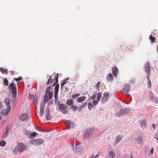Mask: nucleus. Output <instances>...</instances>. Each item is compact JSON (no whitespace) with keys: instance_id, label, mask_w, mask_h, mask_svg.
<instances>
[{"instance_id":"f257e3e1","label":"nucleus","mask_w":158,"mask_h":158,"mask_svg":"<svg viewBox=\"0 0 158 158\" xmlns=\"http://www.w3.org/2000/svg\"><path fill=\"white\" fill-rule=\"evenodd\" d=\"M26 147L23 143H19L13 150V152L15 155H18L21 153L25 150Z\"/></svg>"},{"instance_id":"f03ea898","label":"nucleus","mask_w":158,"mask_h":158,"mask_svg":"<svg viewBox=\"0 0 158 158\" xmlns=\"http://www.w3.org/2000/svg\"><path fill=\"white\" fill-rule=\"evenodd\" d=\"M94 128H90L85 130L84 131L85 139H87L91 136L94 133Z\"/></svg>"},{"instance_id":"7ed1b4c3","label":"nucleus","mask_w":158,"mask_h":158,"mask_svg":"<svg viewBox=\"0 0 158 158\" xmlns=\"http://www.w3.org/2000/svg\"><path fill=\"white\" fill-rule=\"evenodd\" d=\"M8 88L11 90L13 97L15 98L17 94V88L15 84L14 83H10Z\"/></svg>"},{"instance_id":"20e7f679","label":"nucleus","mask_w":158,"mask_h":158,"mask_svg":"<svg viewBox=\"0 0 158 158\" xmlns=\"http://www.w3.org/2000/svg\"><path fill=\"white\" fill-rule=\"evenodd\" d=\"M44 142V140L41 139H38L30 140L29 141V143L30 144H33L36 146H37L43 143Z\"/></svg>"},{"instance_id":"39448f33","label":"nucleus","mask_w":158,"mask_h":158,"mask_svg":"<svg viewBox=\"0 0 158 158\" xmlns=\"http://www.w3.org/2000/svg\"><path fill=\"white\" fill-rule=\"evenodd\" d=\"M5 102L7 106V109H6V115L7 114H8L9 111H10L11 109V106H10V99L8 98H6L5 99Z\"/></svg>"},{"instance_id":"423d86ee","label":"nucleus","mask_w":158,"mask_h":158,"mask_svg":"<svg viewBox=\"0 0 158 158\" xmlns=\"http://www.w3.org/2000/svg\"><path fill=\"white\" fill-rule=\"evenodd\" d=\"M73 148L74 151L77 152H81L83 149L82 146L78 144H75V147L73 146Z\"/></svg>"},{"instance_id":"0eeeda50","label":"nucleus","mask_w":158,"mask_h":158,"mask_svg":"<svg viewBox=\"0 0 158 158\" xmlns=\"http://www.w3.org/2000/svg\"><path fill=\"white\" fill-rule=\"evenodd\" d=\"M59 109L64 114H66L67 113V111L66 110L67 107V106H65L64 104H61L59 106Z\"/></svg>"},{"instance_id":"6e6552de","label":"nucleus","mask_w":158,"mask_h":158,"mask_svg":"<svg viewBox=\"0 0 158 158\" xmlns=\"http://www.w3.org/2000/svg\"><path fill=\"white\" fill-rule=\"evenodd\" d=\"M30 116L27 113L23 114L21 118L20 119H21L22 122L27 121L29 120Z\"/></svg>"},{"instance_id":"1a4fd4ad","label":"nucleus","mask_w":158,"mask_h":158,"mask_svg":"<svg viewBox=\"0 0 158 158\" xmlns=\"http://www.w3.org/2000/svg\"><path fill=\"white\" fill-rule=\"evenodd\" d=\"M45 116L46 120H50L52 118L50 114V109L48 108H47L46 109Z\"/></svg>"},{"instance_id":"9d476101","label":"nucleus","mask_w":158,"mask_h":158,"mask_svg":"<svg viewBox=\"0 0 158 158\" xmlns=\"http://www.w3.org/2000/svg\"><path fill=\"white\" fill-rule=\"evenodd\" d=\"M145 71L146 73H149L150 71V66L149 63L148 62H147L144 67Z\"/></svg>"},{"instance_id":"9b49d317","label":"nucleus","mask_w":158,"mask_h":158,"mask_svg":"<svg viewBox=\"0 0 158 158\" xmlns=\"http://www.w3.org/2000/svg\"><path fill=\"white\" fill-rule=\"evenodd\" d=\"M147 121L145 119L142 120L140 123V125L142 129L146 128Z\"/></svg>"},{"instance_id":"f8f14e48","label":"nucleus","mask_w":158,"mask_h":158,"mask_svg":"<svg viewBox=\"0 0 158 158\" xmlns=\"http://www.w3.org/2000/svg\"><path fill=\"white\" fill-rule=\"evenodd\" d=\"M122 138V136L121 135H118L115 138V142L114 143V146H115L120 141Z\"/></svg>"},{"instance_id":"ddd939ff","label":"nucleus","mask_w":158,"mask_h":158,"mask_svg":"<svg viewBox=\"0 0 158 158\" xmlns=\"http://www.w3.org/2000/svg\"><path fill=\"white\" fill-rule=\"evenodd\" d=\"M130 89V86L129 85L127 84L124 85L123 88V90L124 92L127 93L129 92Z\"/></svg>"},{"instance_id":"4468645a","label":"nucleus","mask_w":158,"mask_h":158,"mask_svg":"<svg viewBox=\"0 0 158 158\" xmlns=\"http://www.w3.org/2000/svg\"><path fill=\"white\" fill-rule=\"evenodd\" d=\"M112 70L113 75L115 77H116L117 76L116 74L118 71V68L116 67H114L112 68Z\"/></svg>"},{"instance_id":"2eb2a0df","label":"nucleus","mask_w":158,"mask_h":158,"mask_svg":"<svg viewBox=\"0 0 158 158\" xmlns=\"http://www.w3.org/2000/svg\"><path fill=\"white\" fill-rule=\"evenodd\" d=\"M66 123L67 126L69 128H72L73 127V123L69 120H66Z\"/></svg>"},{"instance_id":"dca6fc26","label":"nucleus","mask_w":158,"mask_h":158,"mask_svg":"<svg viewBox=\"0 0 158 158\" xmlns=\"http://www.w3.org/2000/svg\"><path fill=\"white\" fill-rule=\"evenodd\" d=\"M122 116L125 114H127L129 113L130 110L127 108H125L124 109L121 110Z\"/></svg>"},{"instance_id":"f3484780","label":"nucleus","mask_w":158,"mask_h":158,"mask_svg":"<svg viewBox=\"0 0 158 158\" xmlns=\"http://www.w3.org/2000/svg\"><path fill=\"white\" fill-rule=\"evenodd\" d=\"M38 97L36 94L33 95V103L34 104L37 105L38 103Z\"/></svg>"},{"instance_id":"a211bd4d","label":"nucleus","mask_w":158,"mask_h":158,"mask_svg":"<svg viewBox=\"0 0 158 158\" xmlns=\"http://www.w3.org/2000/svg\"><path fill=\"white\" fill-rule=\"evenodd\" d=\"M86 98L85 96H82L80 98H78L77 99V101L79 103L81 102L85 99Z\"/></svg>"},{"instance_id":"6ab92c4d","label":"nucleus","mask_w":158,"mask_h":158,"mask_svg":"<svg viewBox=\"0 0 158 158\" xmlns=\"http://www.w3.org/2000/svg\"><path fill=\"white\" fill-rule=\"evenodd\" d=\"M116 116L120 117L122 116V113L121 110H119L118 111H116L115 114Z\"/></svg>"},{"instance_id":"aec40b11","label":"nucleus","mask_w":158,"mask_h":158,"mask_svg":"<svg viewBox=\"0 0 158 158\" xmlns=\"http://www.w3.org/2000/svg\"><path fill=\"white\" fill-rule=\"evenodd\" d=\"M36 133L35 132H34L33 133H30L28 137L30 139H31L35 137L36 136Z\"/></svg>"},{"instance_id":"412c9836","label":"nucleus","mask_w":158,"mask_h":158,"mask_svg":"<svg viewBox=\"0 0 158 158\" xmlns=\"http://www.w3.org/2000/svg\"><path fill=\"white\" fill-rule=\"evenodd\" d=\"M107 80L108 81H112L113 80V77L112 74L111 73H109L108 76L106 77Z\"/></svg>"},{"instance_id":"4be33fe9","label":"nucleus","mask_w":158,"mask_h":158,"mask_svg":"<svg viewBox=\"0 0 158 158\" xmlns=\"http://www.w3.org/2000/svg\"><path fill=\"white\" fill-rule=\"evenodd\" d=\"M73 101L72 99L67 100L66 102V104L69 106H71L73 104Z\"/></svg>"},{"instance_id":"5701e85b","label":"nucleus","mask_w":158,"mask_h":158,"mask_svg":"<svg viewBox=\"0 0 158 158\" xmlns=\"http://www.w3.org/2000/svg\"><path fill=\"white\" fill-rule=\"evenodd\" d=\"M49 99V97H48V94H45L44 97V103H47L48 102Z\"/></svg>"},{"instance_id":"b1692460","label":"nucleus","mask_w":158,"mask_h":158,"mask_svg":"<svg viewBox=\"0 0 158 158\" xmlns=\"http://www.w3.org/2000/svg\"><path fill=\"white\" fill-rule=\"evenodd\" d=\"M109 156L111 157L112 158H113L115 156V154H114V152L111 151L109 152Z\"/></svg>"},{"instance_id":"393cba45","label":"nucleus","mask_w":158,"mask_h":158,"mask_svg":"<svg viewBox=\"0 0 158 158\" xmlns=\"http://www.w3.org/2000/svg\"><path fill=\"white\" fill-rule=\"evenodd\" d=\"M59 87V84H57L55 85L54 88L55 92H58Z\"/></svg>"},{"instance_id":"a878e982","label":"nucleus","mask_w":158,"mask_h":158,"mask_svg":"<svg viewBox=\"0 0 158 158\" xmlns=\"http://www.w3.org/2000/svg\"><path fill=\"white\" fill-rule=\"evenodd\" d=\"M137 140L139 144H141L142 141V137L141 136L137 138Z\"/></svg>"},{"instance_id":"bb28decb","label":"nucleus","mask_w":158,"mask_h":158,"mask_svg":"<svg viewBox=\"0 0 158 158\" xmlns=\"http://www.w3.org/2000/svg\"><path fill=\"white\" fill-rule=\"evenodd\" d=\"M3 83L5 86H7L8 85V81L6 79H4L3 80Z\"/></svg>"},{"instance_id":"cd10ccee","label":"nucleus","mask_w":158,"mask_h":158,"mask_svg":"<svg viewBox=\"0 0 158 158\" xmlns=\"http://www.w3.org/2000/svg\"><path fill=\"white\" fill-rule=\"evenodd\" d=\"M8 130H9V129L8 128H7L6 129V132L3 135V137H6L8 135Z\"/></svg>"},{"instance_id":"c85d7f7f","label":"nucleus","mask_w":158,"mask_h":158,"mask_svg":"<svg viewBox=\"0 0 158 158\" xmlns=\"http://www.w3.org/2000/svg\"><path fill=\"white\" fill-rule=\"evenodd\" d=\"M0 71L3 74L4 73H5L6 74H7V69H3V68L2 67L0 68Z\"/></svg>"},{"instance_id":"c756f323","label":"nucleus","mask_w":158,"mask_h":158,"mask_svg":"<svg viewBox=\"0 0 158 158\" xmlns=\"http://www.w3.org/2000/svg\"><path fill=\"white\" fill-rule=\"evenodd\" d=\"M108 98H106L105 96H103L102 99V102L103 103L107 101Z\"/></svg>"},{"instance_id":"7c9ffc66","label":"nucleus","mask_w":158,"mask_h":158,"mask_svg":"<svg viewBox=\"0 0 158 158\" xmlns=\"http://www.w3.org/2000/svg\"><path fill=\"white\" fill-rule=\"evenodd\" d=\"M6 144V142L4 140H2L0 141V146L2 147L4 146Z\"/></svg>"},{"instance_id":"2f4dec72","label":"nucleus","mask_w":158,"mask_h":158,"mask_svg":"<svg viewBox=\"0 0 158 158\" xmlns=\"http://www.w3.org/2000/svg\"><path fill=\"white\" fill-rule=\"evenodd\" d=\"M93 105L91 102H89L88 104V108L89 110H91V108L94 107Z\"/></svg>"},{"instance_id":"473e14b6","label":"nucleus","mask_w":158,"mask_h":158,"mask_svg":"<svg viewBox=\"0 0 158 158\" xmlns=\"http://www.w3.org/2000/svg\"><path fill=\"white\" fill-rule=\"evenodd\" d=\"M51 77H52V76H50L48 80L47 81V82L46 84L47 85H49V84L50 83V82H50V81L51 80V81L50 82V83H52V81H53V79H51Z\"/></svg>"},{"instance_id":"72a5a7b5","label":"nucleus","mask_w":158,"mask_h":158,"mask_svg":"<svg viewBox=\"0 0 158 158\" xmlns=\"http://www.w3.org/2000/svg\"><path fill=\"white\" fill-rule=\"evenodd\" d=\"M77 108V106H74L73 105H72L70 108V109H73V110L74 111H76Z\"/></svg>"},{"instance_id":"f704fd0d","label":"nucleus","mask_w":158,"mask_h":158,"mask_svg":"<svg viewBox=\"0 0 158 158\" xmlns=\"http://www.w3.org/2000/svg\"><path fill=\"white\" fill-rule=\"evenodd\" d=\"M53 92H49L48 93V95L49 96V99H50L53 97Z\"/></svg>"},{"instance_id":"c9c22d12","label":"nucleus","mask_w":158,"mask_h":158,"mask_svg":"<svg viewBox=\"0 0 158 158\" xmlns=\"http://www.w3.org/2000/svg\"><path fill=\"white\" fill-rule=\"evenodd\" d=\"M55 104L58 106H59L60 104H60V102L59 100H58V98L55 99Z\"/></svg>"},{"instance_id":"e433bc0d","label":"nucleus","mask_w":158,"mask_h":158,"mask_svg":"<svg viewBox=\"0 0 158 158\" xmlns=\"http://www.w3.org/2000/svg\"><path fill=\"white\" fill-rule=\"evenodd\" d=\"M45 105L42 103L40 106V110H44Z\"/></svg>"},{"instance_id":"4c0bfd02","label":"nucleus","mask_w":158,"mask_h":158,"mask_svg":"<svg viewBox=\"0 0 158 158\" xmlns=\"http://www.w3.org/2000/svg\"><path fill=\"white\" fill-rule=\"evenodd\" d=\"M135 78H132L129 80V82L130 83L133 84L135 83Z\"/></svg>"},{"instance_id":"58836bf2","label":"nucleus","mask_w":158,"mask_h":158,"mask_svg":"<svg viewBox=\"0 0 158 158\" xmlns=\"http://www.w3.org/2000/svg\"><path fill=\"white\" fill-rule=\"evenodd\" d=\"M80 95L79 94H73L72 95V98H75L80 96Z\"/></svg>"},{"instance_id":"ea45409f","label":"nucleus","mask_w":158,"mask_h":158,"mask_svg":"<svg viewBox=\"0 0 158 158\" xmlns=\"http://www.w3.org/2000/svg\"><path fill=\"white\" fill-rule=\"evenodd\" d=\"M151 82L150 80H148V88H150L151 87Z\"/></svg>"},{"instance_id":"a19ab883","label":"nucleus","mask_w":158,"mask_h":158,"mask_svg":"<svg viewBox=\"0 0 158 158\" xmlns=\"http://www.w3.org/2000/svg\"><path fill=\"white\" fill-rule=\"evenodd\" d=\"M51 89V87L50 86H49L48 88H47L46 90L45 93L46 94H48V93L50 92Z\"/></svg>"},{"instance_id":"79ce46f5","label":"nucleus","mask_w":158,"mask_h":158,"mask_svg":"<svg viewBox=\"0 0 158 158\" xmlns=\"http://www.w3.org/2000/svg\"><path fill=\"white\" fill-rule=\"evenodd\" d=\"M58 92H54V97L55 99L58 98Z\"/></svg>"},{"instance_id":"37998d69","label":"nucleus","mask_w":158,"mask_h":158,"mask_svg":"<svg viewBox=\"0 0 158 158\" xmlns=\"http://www.w3.org/2000/svg\"><path fill=\"white\" fill-rule=\"evenodd\" d=\"M109 94L108 92H104V93L103 94V96H105L106 97V98L109 97Z\"/></svg>"},{"instance_id":"c03bdc74","label":"nucleus","mask_w":158,"mask_h":158,"mask_svg":"<svg viewBox=\"0 0 158 158\" xmlns=\"http://www.w3.org/2000/svg\"><path fill=\"white\" fill-rule=\"evenodd\" d=\"M58 74L57 73L56 76L55 77L54 81H55L56 83H57L58 82Z\"/></svg>"},{"instance_id":"a18cd8bd","label":"nucleus","mask_w":158,"mask_h":158,"mask_svg":"<svg viewBox=\"0 0 158 158\" xmlns=\"http://www.w3.org/2000/svg\"><path fill=\"white\" fill-rule=\"evenodd\" d=\"M22 78V77H21L20 76L17 78H15L14 80L15 81H19L21 80Z\"/></svg>"},{"instance_id":"49530a36","label":"nucleus","mask_w":158,"mask_h":158,"mask_svg":"<svg viewBox=\"0 0 158 158\" xmlns=\"http://www.w3.org/2000/svg\"><path fill=\"white\" fill-rule=\"evenodd\" d=\"M31 132L27 130H25V134L26 135H29L30 134Z\"/></svg>"},{"instance_id":"de8ad7c7","label":"nucleus","mask_w":158,"mask_h":158,"mask_svg":"<svg viewBox=\"0 0 158 158\" xmlns=\"http://www.w3.org/2000/svg\"><path fill=\"white\" fill-rule=\"evenodd\" d=\"M93 103L94 106H96L98 104V101L96 100H94L93 101Z\"/></svg>"},{"instance_id":"09e8293b","label":"nucleus","mask_w":158,"mask_h":158,"mask_svg":"<svg viewBox=\"0 0 158 158\" xmlns=\"http://www.w3.org/2000/svg\"><path fill=\"white\" fill-rule=\"evenodd\" d=\"M87 104V102H85L83 104L82 106H80V108H83L85 106H86Z\"/></svg>"},{"instance_id":"8fccbe9b","label":"nucleus","mask_w":158,"mask_h":158,"mask_svg":"<svg viewBox=\"0 0 158 158\" xmlns=\"http://www.w3.org/2000/svg\"><path fill=\"white\" fill-rule=\"evenodd\" d=\"M99 156V154L96 155L95 156L94 155H92L91 158H98Z\"/></svg>"},{"instance_id":"3c124183","label":"nucleus","mask_w":158,"mask_h":158,"mask_svg":"<svg viewBox=\"0 0 158 158\" xmlns=\"http://www.w3.org/2000/svg\"><path fill=\"white\" fill-rule=\"evenodd\" d=\"M96 97V94H94L91 97V99L92 100H94Z\"/></svg>"},{"instance_id":"603ef678","label":"nucleus","mask_w":158,"mask_h":158,"mask_svg":"<svg viewBox=\"0 0 158 158\" xmlns=\"http://www.w3.org/2000/svg\"><path fill=\"white\" fill-rule=\"evenodd\" d=\"M44 114V110L41 111V110H40V116H42Z\"/></svg>"},{"instance_id":"864d4df0","label":"nucleus","mask_w":158,"mask_h":158,"mask_svg":"<svg viewBox=\"0 0 158 158\" xmlns=\"http://www.w3.org/2000/svg\"><path fill=\"white\" fill-rule=\"evenodd\" d=\"M102 96V94L100 92H98L97 94V96L99 98H101Z\"/></svg>"},{"instance_id":"5fc2aeb1","label":"nucleus","mask_w":158,"mask_h":158,"mask_svg":"<svg viewBox=\"0 0 158 158\" xmlns=\"http://www.w3.org/2000/svg\"><path fill=\"white\" fill-rule=\"evenodd\" d=\"M100 85V83L98 82L96 85L95 87L97 89H98V88L99 87V85Z\"/></svg>"},{"instance_id":"6e6d98bb","label":"nucleus","mask_w":158,"mask_h":158,"mask_svg":"<svg viewBox=\"0 0 158 158\" xmlns=\"http://www.w3.org/2000/svg\"><path fill=\"white\" fill-rule=\"evenodd\" d=\"M35 129L40 131H42V130L37 126H35Z\"/></svg>"},{"instance_id":"4d7b16f0","label":"nucleus","mask_w":158,"mask_h":158,"mask_svg":"<svg viewBox=\"0 0 158 158\" xmlns=\"http://www.w3.org/2000/svg\"><path fill=\"white\" fill-rule=\"evenodd\" d=\"M150 74H151V73H148V75L146 77V78L148 80H150V78H149V77H150L149 76Z\"/></svg>"},{"instance_id":"13d9d810","label":"nucleus","mask_w":158,"mask_h":158,"mask_svg":"<svg viewBox=\"0 0 158 158\" xmlns=\"http://www.w3.org/2000/svg\"><path fill=\"white\" fill-rule=\"evenodd\" d=\"M154 102L156 103H158V98H155Z\"/></svg>"},{"instance_id":"bf43d9fd","label":"nucleus","mask_w":158,"mask_h":158,"mask_svg":"<svg viewBox=\"0 0 158 158\" xmlns=\"http://www.w3.org/2000/svg\"><path fill=\"white\" fill-rule=\"evenodd\" d=\"M155 98H154L152 96V97H151V98H150V99L152 101V102H154V101L155 100Z\"/></svg>"},{"instance_id":"052dcab7","label":"nucleus","mask_w":158,"mask_h":158,"mask_svg":"<svg viewBox=\"0 0 158 158\" xmlns=\"http://www.w3.org/2000/svg\"><path fill=\"white\" fill-rule=\"evenodd\" d=\"M53 103V101H50L48 103V106H51L52 105Z\"/></svg>"},{"instance_id":"680f3d73","label":"nucleus","mask_w":158,"mask_h":158,"mask_svg":"<svg viewBox=\"0 0 158 158\" xmlns=\"http://www.w3.org/2000/svg\"><path fill=\"white\" fill-rule=\"evenodd\" d=\"M150 40H155V38L152 35H151L149 37Z\"/></svg>"},{"instance_id":"e2e57ef3","label":"nucleus","mask_w":158,"mask_h":158,"mask_svg":"<svg viewBox=\"0 0 158 158\" xmlns=\"http://www.w3.org/2000/svg\"><path fill=\"white\" fill-rule=\"evenodd\" d=\"M64 85V83H62L61 84V89H62L63 88V86Z\"/></svg>"},{"instance_id":"0e129e2a","label":"nucleus","mask_w":158,"mask_h":158,"mask_svg":"<svg viewBox=\"0 0 158 158\" xmlns=\"http://www.w3.org/2000/svg\"><path fill=\"white\" fill-rule=\"evenodd\" d=\"M152 126L153 128L154 129H155V128H156V124H154V123H152Z\"/></svg>"},{"instance_id":"69168bd1","label":"nucleus","mask_w":158,"mask_h":158,"mask_svg":"<svg viewBox=\"0 0 158 158\" xmlns=\"http://www.w3.org/2000/svg\"><path fill=\"white\" fill-rule=\"evenodd\" d=\"M153 148H152L150 151L151 154L152 155L153 154Z\"/></svg>"},{"instance_id":"338daca9","label":"nucleus","mask_w":158,"mask_h":158,"mask_svg":"<svg viewBox=\"0 0 158 158\" xmlns=\"http://www.w3.org/2000/svg\"><path fill=\"white\" fill-rule=\"evenodd\" d=\"M155 138L158 141V134H157L155 136Z\"/></svg>"},{"instance_id":"774afa93","label":"nucleus","mask_w":158,"mask_h":158,"mask_svg":"<svg viewBox=\"0 0 158 158\" xmlns=\"http://www.w3.org/2000/svg\"><path fill=\"white\" fill-rule=\"evenodd\" d=\"M82 108H80V106L78 108V109H77V110H78V111L79 112H80L81 111V109Z\"/></svg>"}]
</instances>
